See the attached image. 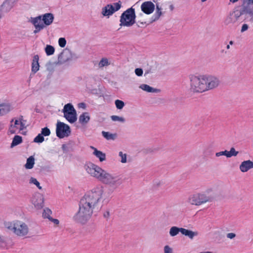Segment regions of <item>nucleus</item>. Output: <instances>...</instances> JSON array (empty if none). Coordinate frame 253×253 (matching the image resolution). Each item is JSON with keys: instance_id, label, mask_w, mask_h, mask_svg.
<instances>
[{"instance_id": "1", "label": "nucleus", "mask_w": 253, "mask_h": 253, "mask_svg": "<svg viewBox=\"0 0 253 253\" xmlns=\"http://www.w3.org/2000/svg\"><path fill=\"white\" fill-rule=\"evenodd\" d=\"M103 192L102 186L96 187L87 192L80 200L79 209L73 217L74 220L82 224H85L91 217Z\"/></svg>"}, {"instance_id": "2", "label": "nucleus", "mask_w": 253, "mask_h": 253, "mask_svg": "<svg viewBox=\"0 0 253 253\" xmlns=\"http://www.w3.org/2000/svg\"><path fill=\"white\" fill-rule=\"evenodd\" d=\"M85 169L87 172L91 176L114 188H117L123 183V179L119 175L109 173L92 163L87 164L85 166Z\"/></svg>"}, {"instance_id": "3", "label": "nucleus", "mask_w": 253, "mask_h": 253, "mask_svg": "<svg viewBox=\"0 0 253 253\" xmlns=\"http://www.w3.org/2000/svg\"><path fill=\"white\" fill-rule=\"evenodd\" d=\"M53 20L54 15L51 13H47L34 18L32 17L30 21L35 28L34 33L37 34L43 29L45 26L51 24Z\"/></svg>"}, {"instance_id": "4", "label": "nucleus", "mask_w": 253, "mask_h": 253, "mask_svg": "<svg viewBox=\"0 0 253 253\" xmlns=\"http://www.w3.org/2000/svg\"><path fill=\"white\" fill-rule=\"evenodd\" d=\"M190 89L195 92H203L206 91L205 76H196L190 75Z\"/></svg>"}, {"instance_id": "5", "label": "nucleus", "mask_w": 253, "mask_h": 253, "mask_svg": "<svg viewBox=\"0 0 253 253\" xmlns=\"http://www.w3.org/2000/svg\"><path fill=\"white\" fill-rule=\"evenodd\" d=\"M136 15L135 9L132 7L125 11L120 17V26L130 27L135 22Z\"/></svg>"}, {"instance_id": "6", "label": "nucleus", "mask_w": 253, "mask_h": 253, "mask_svg": "<svg viewBox=\"0 0 253 253\" xmlns=\"http://www.w3.org/2000/svg\"><path fill=\"white\" fill-rule=\"evenodd\" d=\"M232 14L236 21L240 17L243 16L244 21L253 22V12L251 10L250 7H248L243 2H242L240 9L234 10Z\"/></svg>"}, {"instance_id": "7", "label": "nucleus", "mask_w": 253, "mask_h": 253, "mask_svg": "<svg viewBox=\"0 0 253 253\" xmlns=\"http://www.w3.org/2000/svg\"><path fill=\"white\" fill-rule=\"evenodd\" d=\"M211 200V197L207 196L205 194L197 193L191 196L189 198L188 202L191 205L199 206L207 202H210Z\"/></svg>"}, {"instance_id": "8", "label": "nucleus", "mask_w": 253, "mask_h": 253, "mask_svg": "<svg viewBox=\"0 0 253 253\" xmlns=\"http://www.w3.org/2000/svg\"><path fill=\"white\" fill-rule=\"evenodd\" d=\"M71 132L70 127L68 125L61 122H57L56 134L59 138L68 137L70 135Z\"/></svg>"}, {"instance_id": "9", "label": "nucleus", "mask_w": 253, "mask_h": 253, "mask_svg": "<svg viewBox=\"0 0 253 253\" xmlns=\"http://www.w3.org/2000/svg\"><path fill=\"white\" fill-rule=\"evenodd\" d=\"M114 6L111 4H108L102 9V14L105 16L112 15L115 12L119 10L121 7V1L114 3Z\"/></svg>"}, {"instance_id": "10", "label": "nucleus", "mask_w": 253, "mask_h": 253, "mask_svg": "<svg viewBox=\"0 0 253 253\" xmlns=\"http://www.w3.org/2000/svg\"><path fill=\"white\" fill-rule=\"evenodd\" d=\"M205 76L207 85L206 91L213 89L219 85V80L217 77L212 76Z\"/></svg>"}, {"instance_id": "11", "label": "nucleus", "mask_w": 253, "mask_h": 253, "mask_svg": "<svg viewBox=\"0 0 253 253\" xmlns=\"http://www.w3.org/2000/svg\"><path fill=\"white\" fill-rule=\"evenodd\" d=\"M28 226L25 223L19 221H17V226L14 233L18 236H24L28 234Z\"/></svg>"}, {"instance_id": "12", "label": "nucleus", "mask_w": 253, "mask_h": 253, "mask_svg": "<svg viewBox=\"0 0 253 253\" xmlns=\"http://www.w3.org/2000/svg\"><path fill=\"white\" fill-rule=\"evenodd\" d=\"M141 10L146 14H150L155 9V4L150 1L144 2L141 5Z\"/></svg>"}, {"instance_id": "13", "label": "nucleus", "mask_w": 253, "mask_h": 253, "mask_svg": "<svg viewBox=\"0 0 253 253\" xmlns=\"http://www.w3.org/2000/svg\"><path fill=\"white\" fill-rule=\"evenodd\" d=\"M239 168L242 172H246L249 169H253V162L251 160L244 161L241 163Z\"/></svg>"}, {"instance_id": "14", "label": "nucleus", "mask_w": 253, "mask_h": 253, "mask_svg": "<svg viewBox=\"0 0 253 253\" xmlns=\"http://www.w3.org/2000/svg\"><path fill=\"white\" fill-rule=\"evenodd\" d=\"M39 56L38 55H35L33 57L32 63L31 72L33 75L35 74L39 70L40 65L39 63Z\"/></svg>"}, {"instance_id": "15", "label": "nucleus", "mask_w": 253, "mask_h": 253, "mask_svg": "<svg viewBox=\"0 0 253 253\" xmlns=\"http://www.w3.org/2000/svg\"><path fill=\"white\" fill-rule=\"evenodd\" d=\"M43 197L42 195H39L37 198L35 199L34 198L32 200L33 204L35 208L37 209H41L43 208L44 206Z\"/></svg>"}, {"instance_id": "16", "label": "nucleus", "mask_w": 253, "mask_h": 253, "mask_svg": "<svg viewBox=\"0 0 253 253\" xmlns=\"http://www.w3.org/2000/svg\"><path fill=\"white\" fill-rule=\"evenodd\" d=\"M64 117L69 123L71 124L75 123L77 120L76 111L74 112V113H65Z\"/></svg>"}, {"instance_id": "17", "label": "nucleus", "mask_w": 253, "mask_h": 253, "mask_svg": "<svg viewBox=\"0 0 253 253\" xmlns=\"http://www.w3.org/2000/svg\"><path fill=\"white\" fill-rule=\"evenodd\" d=\"M14 6L11 2L5 0L1 5L0 10L3 12H7Z\"/></svg>"}, {"instance_id": "18", "label": "nucleus", "mask_w": 253, "mask_h": 253, "mask_svg": "<svg viewBox=\"0 0 253 253\" xmlns=\"http://www.w3.org/2000/svg\"><path fill=\"white\" fill-rule=\"evenodd\" d=\"M181 234L185 236L188 237L190 239H193L194 237L198 235V232H194L192 230L186 229L184 228H182Z\"/></svg>"}, {"instance_id": "19", "label": "nucleus", "mask_w": 253, "mask_h": 253, "mask_svg": "<svg viewBox=\"0 0 253 253\" xmlns=\"http://www.w3.org/2000/svg\"><path fill=\"white\" fill-rule=\"evenodd\" d=\"M139 87L147 92L158 93L160 91V89L153 88L146 84H142L140 85Z\"/></svg>"}, {"instance_id": "20", "label": "nucleus", "mask_w": 253, "mask_h": 253, "mask_svg": "<svg viewBox=\"0 0 253 253\" xmlns=\"http://www.w3.org/2000/svg\"><path fill=\"white\" fill-rule=\"evenodd\" d=\"M10 110V105L9 104H0V116H3L8 113Z\"/></svg>"}, {"instance_id": "21", "label": "nucleus", "mask_w": 253, "mask_h": 253, "mask_svg": "<svg viewBox=\"0 0 253 253\" xmlns=\"http://www.w3.org/2000/svg\"><path fill=\"white\" fill-rule=\"evenodd\" d=\"M90 120V117L88 115L87 112L83 113L81 115L79 118V122L80 123L84 125L87 124Z\"/></svg>"}, {"instance_id": "22", "label": "nucleus", "mask_w": 253, "mask_h": 253, "mask_svg": "<svg viewBox=\"0 0 253 253\" xmlns=\"http://www.w3.org/2000/svg\"><path fill=\"white\" fill-rule=\"evenodd\" d=\"M93 154L98 158L100 162H103L106 160V154L97 149H95L93 151Z\"/></svg>"}, {"instance_id": "23", "label": "nucleus", "mask_w": 253, "mask_h": 253, "mask_svg": "<svg viewBox=\"0 0 253 253\" xmlns=\"http://www.w3.org/2000/svg\"><path fill=\"white\" fill-rule=\"evenodd\" d=\"M35 164V159L33 156L29 157L26 161L25 167L27 169H31L33 168Z\"/></svg>"}, {"instance_id": "24", "label": "nucleus", "mask_w": 253, "mask_h": 253, "mask_svg": "<svg viewBox=\"0 0 253 253\" xmlns=\"http://www.w3.org/2000/svg\"><path fill=\"white\" fill-rule=\"evenodd\" d=\"M22 142V137L19 135H15L13 138L12 143L10 145V147L13 148V147L17 146Z\"/></svg>"}, {"instance_id": "25", "label": "nucleus", "mask_w": 253, "mask_h": 253, "mask_svg": "<svg viewBox=\"0 0 253 253\" xmlns=\"http://www.w3.org/2000/svg\"><path fill=\"white\" fill-rule=\"evenodd\" d=\"M182 227H178L176 226H172L169 230V235L171 237H174L177 235L179 232L182 233Z\"/></svg>"}, {"instance_id": "26", "label": "nucleus", "mask_w": 253, "mask_h": 253, "mask_svg": "<svg viewBox=\"0 0 253 253\" xmlns=\"http://www.w3.org/2000/svg\"><path fill=\"white\" fill-rule=\"evenodd\" d=\"M103 136L107 140H115L117 137L116 133H111L109 132L102 131Z\"/></svg>"}, {"instance_id": "27", "label": "nucleus", "mask_w": 253, "mask_h": 253, "mask_svg": "<svg viewBox=\"0 0 253 253\" xmlns=\"http://www.w3.org/2000/svg\"><path fill=\"white\" fill-rule=\"evenodd\" d=\"M76 110L74 108L73 105L71 103H68L66 104L63 108V112L64 115L65 113H69V112H76Z\"/></svg>"}, {"instance_id": "28", "label": "nucleus", "mask_w": 253, "mask_h": 253, "mask_svg": "<svg viewBox=\"0 0 253 253\" xmlns=\"http://www.w3.org/2000/svg\"><path fill=\"white\" fill-rule=\"evenodd\" d=\"M55 51L54 47L50 45H47L45 48V51L47 55L49 56L53 54Z\"/></svg>"}, {"instance_id": "29", "label": "nucleus", "mask_w": 253, "mask_h": 253, "mask_svg": "<svg viewBox=\"0 0 253 253\" xmlns=\"http://www.w3.org/2000/svg\"><path fill=\"white\" fill-rule=\"evenodd\" d=\"M17 226V221L15 223H12L11 222H6L5 223V226L9 230L12 231L13 232L15 230Z\"/></svg>"}, {"instance_id": "30", "label": "nucleus", "mask_w": 253, "mask_h": 253, "mask_svg": "<svg viewBox=\"0 0 253 253\" xmlns=\"http://www.w3.org/2000/svg\"><path fill=\"white\" fill-rule=\"evenodd\" d=\"M64 54H65V52H64V51H63L58 55V63L61 64L62 63L66 62L67 61H68V58L65 59L63 58Z\"/></svg>"}, {"instance_id": "31", "label": "nucleus", "mask_w": 253, "mask_h": 253, "mask_svg": "<svg viewBox=\"0 0 253 253\" xmlns=\"http://www.w3.org/2000/svg\"><path fill=\"white\" fill-rule=\"evenodd\" d=\"M253 12V0H241Z\"/></svg>"}, {"instance_id": "32", "label": "nucleus", "mask_w": 253, "mask_h": 253, "mask_svg": "<svg viewBox=\"0 0 253 253\" xmlns=\"http://www.w3.org/2000/svg\"><path fill=\"white\" fill-rule=\"evenodd\" d=\"M52 213V211L48 208L44 209L42 212V216L44 218H48V219L51 217L50 214Z\"/></svg>"}, {"instance_id": "33", "label": "nucleus", "mask_w": 253, "mask_h": 253, "mask_svg": "<svg viewBox=\"0 0 253 253\" xmlns=\"http://www.w3.org/2000/svg\"><path fill=\"white\" fill-rule=\"evenodd\" d=\"M236 20H235L233 15L232 13H230L229 16H228L225 20V23L226 25H228L231 23H234L236 22Z\"/></svg>"}, {"instance_id": "34", "label": "nucleus", "mask_w": 253, "mask_h": 253, "mask_svg": "<svg viewBox=\"0 0 253 253\" xmlns=\"http://www.w3.org/2000/svg\"><path fill=\"white\" fill-rule=\"evenodd\" d=\"M162 15V11H156L154 14L151 18V23L156 21L158 20Z\"/></svg>"}, {"instance_id": "35", "label": "nucleus", "mask_w": 253, "mask_h": 253, "mask_svg": "<svg viewBox=\"0 0 253 253\" xmlns=\"http://www.w3.org/2000/svg\"><path fill=\"white\" fill-rule=\"evenodd\" d=\"M162 15V11H156L154 14L151 18V23L156 21L158 20Z\"/></svg>"}, {"instance_id": "36", "label": "nucleus", "mask_w": 253, "mask_h": 253, "mask_svg": "<svg viewBox=\"0 0 253 253\" xmlns=\"http://www.w3.org/2000/svg\"><path fill=\"white\" fill-rule=\"evenodd\" d=\"M44 140V136L41 134V133H39L34 139V142L41 143Z\"/></svg>"}, {"instance_id": "37", "label": "nucleus", "mask_w": 253, "mask_h": 253, "mask_svg": "<svg viewBox=\"0 0 253 253\" xmlns=\"http://www.w3.org/2000/svg\"><path fill=\"white\" fill-rule=\"evenodd\" d=\"M115 104L116 108L119 110L122 109L125 106V103L123 101L119 99L115 100Z\"/></svg>"}, {"instance_id": "38", "label": "nucleus", "mask_w": 253, "mask_h": 253, "mask_svg": "<svg viewBox=\"0 0 253 253\" xmlns=\"http://www.w3.org/2000/svg\"><path fill=\"white\" fill-rule=\"evenodd\" d=\"M238 153V151H236L234 147H232L230 151H228V158H231L232 156H236Z\"/></svg>"}, {"instance_id": "39", "label": "nucleus", "mask_w": 253, "mask_h": 253, "mask_svg": "<svg viewBox=\"0 0 253 253\" xmlns=\"http://www.w3.org/2000/svg\"><path fill=\"white\" fill-rule=\"evenodd\" d=\"M41 134L43 135V136H49L50 134V129L47 127H45L44 128H42V129L41 131Z\"/></svg>"}, {"instance_id": "40", "label": "nucleus", "mask_w": 253, "mask_h": 253, "mask_svg": "<svg viewBox=\"0 0 253 253\" xmlns=\"http://www.w3.org/2000/svg\"><path fill=\"white\" fill-rule=\"evenodd\" d=\"M109 64L108 62V60L106 58H103L100 61L99 63V66L100 67H103L104 66H106Z\"/></svg>"}, {"instance_id": "41", "label": "nucleus", "mask_w": 253, "mask_h": 253, "mask_svg": "<svg viewBox=\"0 0 253 253\" xmlns=\"http://www.w3.org/2000/svg\"><path fill=\"white\" fill-rule=\"evenodd\" d=\"M111 118L112 120L113 121H120L122 123H124L125 122V118L122 117L113 115L111 116Z\"/></svg>"}, {"instance_id": "42", "label": "nucleus", "mask_w": 253, "mask_h": 253, "mask_svg": "<svg viewBox=\"0 0 253 253\" xmlns=\"http://www.w3.org/2000/svg\"><path fill=\"white\" fill-rule=\"evenodd\" d=\"M30 183H33L36 185L39 189H42V187L40 186V182L34 177H31L29 181Z\"/></svg>"}, {"instance_id": "43", "label": "nucleus", "mask_w": 253, "mask_h": 253, "mask_svg": "<svg viewBox=\"0 0 253 253\" xmlns=\"http://www.w3.org/2000/svg\"><path fill=\"white\" fill-rule=\"evenodd\" d=\"M59 45L61 47H64L66 44V40L64 38H60L58 40Z\"/></svg>"}, {"instance_id": "44", "label": "nucleus", "mask_w": 253, "mask_h": 253, "mask_svg": "<svg viewBox=\"0 0 253 253\" xmlns=\"http://www.w3.org/2000/svg\"><path fill=\"white\" fill-rule=\"evenodd\" d=\"M119 156L121 157V162L122 163L126 162V154H123V152L121 151L119 153Z\"/></svg>"}, {"instance_id": "45", "label": "nucleus", "mask_w": 253, "mask_h": 253, "mask_svg": "<svg viewBox=\"0 0 253 253\" xmlns=\"http://www.w3.org/2000/svg\"><path fill=\"white\" fill-rule=\"evenodd\" d=\"M225 156L227 158H228V151L225 150L223 151H221L219 152H216L215 153V156L217 157H220L221 156Z\"/></svg>"}, {"instance_id": "46", "label": "nucleus", "mask_w": 253, "mask_h": 253, "mask_svg": "<svg viewBox=\"0 0 253 253\" xmlns=\"http://www.w3.org/2000/svg\"><path fill=\"white\" fill-rule=\"evenodd\" d=\"M135 73L137 76H141L143 74V71L141 68H136L135 69Z\"/></svg>"}, {"instance_id": "47", "label": "nucleus", "mask_w": 253, "mask_h": 253, "mask_svg": "<svg viewBox=\"0 0 253 253\" xmlns=\"http://www.w3.org/2000/svg\"><path fill=\"white\" fill-rule=\"evenodd\" d=\"M164 253H172V249L168 245L164 247Z\"/></svg>"}, {"instance_id": "48", "label": "nucleus", "mask_w": 253, "mask_h": 253, "mask_svg": "<svg viewBox=\"0 0 253 253\" xmlns=\"http://www.w3.org/2000/svg\"><path fill=\"white\" fill-rule=\"evenodd\" d=\"M6 244L4 239L0 237V248H4L6 247Z\"/></svg>"}, {"instance_id": "49", "label": "nucleus", "mask_w": 253, "mask_h": 253, "mask_svg": "<svg viewBox=\"0 0 253 253\" xmlns=\"http://www.w3.org/2000/svg\"><path fill=\"white\" fill-rule=\"evenodd\" d=\"M249 28V26L246 24H244L242 26L241 30V32L242 33L244 32L245 31H247Z\"/></svg>"}, {"instance_id": "50", "label": "nucleus", "mask_w": 253, "mask_h": 253, "mask_svg": "<svg viewBox=\"0 0 253 253\" xmlns=\"http://www.w3.org/2000/svg\"><path fill=\"white\" fill-rule=\"evenodd\" d=\"M236 237V234L234 233H229L227 234V237L229 239H233Z\"/></svg>"}, {"instance_id": "51", "label": "nucleus", "mask_w": 253, "mask_h": 253, "mask_svg": "<svg viewBox=\"0 0 253 253\" xmlns=\"http://www.w3.org/2000/svg\"><path fill=\"white\" fill-rule=\"evenodd\" d=\"M49 220L51 221H52V222H53L55 224H58L59 223V221L58 219H54V218H53L52 217H50Z\"/></svg>"}, {"instance_id": "52", "label": "nucleus", "mask_w": 253, "mask_h": 253, "mask_svg": "<svg viewBox=\"0 0 253 253\" xmlns=\"http://www.w3.org/2000/svg\"><path fill=\"white\" fill-rule=\"evenodd\" d=\"M110 216V212L109 211H106L103 213V216L104 218L108 219Z\"/></svg>"}, {"instance_id": "53", "label": "nucleus", "mask_w": 253, "mask_h": 253, "mask_svg": "<svg viewBox=\"0 0 253 253\" xmlns=\"http://www.w3.org/2000/svg\"><path fill=\"white\" fill-rule=\"evenodd\" d=\"M78 106L79 108H82L83 109H85L86 104L84 103H80L78 104Z\"/></svg>"}, {"instance_id": "54", "label": "nucleus", "mask_w": 253, "mask_h": 253, "mask_svg": "<svg viewBox=\"0 0 253 253\" xmlns=\"http://www.w3.org/2000/svg\"><path fill=\"white\" fill-rule=\"evenodd\" d=\"M62 149L64 152H67L68 151V147L65 144L62 145Z\"/></svg>"}, {"instance_id": "55", "label": "nucleus", "mask_w": 253, "mask_h": 253, "mask_svg": "<svg viewBox=\"0 0 253 253\" xmlns=\"http://www.w3.org/2000/svg\"><path fill=\"white\" fill-rule=\"evenodd\" d=\"M25 123L21 122H20V129L22 130L25 126Z\"/></svg>"}, {"instance_id": "56", "label": "nucleus", "mask_w": 253, "mask_h": 253, "mask_svg": "<svg viewBox=\"0 0 253 253\" xmlns=\"http://www.w3.org/2000/svg\"><path fill=\"white\" fill-rule=\"evenodd\" d=\"M18 121H20V122H24H24H26V120H24L23 119V116H20L19 117V120H18Z\"/></svg>"}, {"instance_id": "57", "label": "nucleus", "mask_w": 253, "mask_h": 253, "mask_svg": "<svg viewBox=\"0 0 253 253\" xmlns=\"http://www.w3.org/2000/svg\"><path fill=\"white\" fill-rule=\"evenodd\" d=\"M162 8L158 4H156V11H161Z\"/></svg>"}, {"instance_id": "58", "label": "nucleus", "mask_w": 253, "mask_h": 253, "mask_svg": "<svg viewBox=\"0 0 253 253\" xmlns=\"http://www.w3.org/2000/svg\"><path fill=\"white\" fill-rule=\"evenodd\" d=\"M8 1L11 2V3L15 5V4L18 1V0H8Z\"/></svg>"}, {"instance_id": "59", "label": "nucleus", "mask_w": 253, "mask_h": 253, "mask_svg": "<svg viewBox=\"0 0 253 253\" xmlns=\"http://www.w3.org/2000/svg\"><path fill=\"white\" fill-rule=\"evenodd\" d=\"M4 128V124L1 122H0V131L2 130Z\"/></svg>"}, {"instance_id": "60", "label": "nucleus", "mask_w": 253, "mask_h": 253, "mask_svg": "<svg viewBox=\"0 0 253 253\" xmlns=\"http://www.w3.org/2000/svg\"><path fill=\"white\" fill-rule=\"evenodd\" d=\"M19 124V121L18 120H16L15 121V122H14V126H15L16 125H17Z\"/></svg>"}, {"instance_id": "61", "label": "nucleus", "mask_w": 253, "mask_h": 253, "mask_svg": "<svg viewBox=\"0 0 253 253\" xmlns=\"http://www.w3.org/2000/svg\"><path fill=\"white\" fill-rule=\"evenodd\" d=\"M233 43H234V42L232 41H231L229 42V44L230 45H232L233 44Z\"/></svg>"}, {"instance_id": "62", "label": "nucleus", "mask_w": 253, "mask_h": 253, "mask_svg": "<svg viewBox=\"0 0 253 253\" xmlns=\"http://www.w3.org/2000/svg\"><path fill=\"white\" fill-rule=\"evenodd\" d=\"M90 148L93 149L94 150V151H95V149H97L96 148L94 147L93 146H91Z\"/></svg>"}, {"instance_id": "63", "label": "nucleus", "mask_w": 253, "mask_h": 253, "mask_svg": "<svg viewBox=\"0 0 253 253\" xmlns=\"http://www.w3.org/2000/svg\"><path fill=\"white\" fill-rule=\"evenodd\" d=\"M10 132H11V133H15V131L14 130H10Z\"/></svg>"}, {"instance_id": "64", "label": "nucleus", "mask_w": 253, "mask_h": 253, "mask_svg": "<svg viewBox=\"0 0 253 253\" xmlns=\"http://www.w3.org/2000/svg\"><path fill=\"white\" fill-rule=\"evenodd\" d=\"M226 48L229 49L230 48V45L228 44L227 46H226Z\"/></svg>"}]
</instances>
